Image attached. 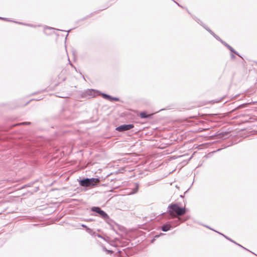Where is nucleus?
I'll return each mask as SVG.
<instances>
[{
	"label": "nucleus",
	"mask_w": 257,
	"mask_h": 257,
	"mask_svg": "<svg viewBox=\"0 0 257 257\" xmlns=\"http://www.w3.org/2000/svg\"><path fill=\"white\" fill-rule=\"evenodd\" d=\"M134 125L132 124H123L117 127L116 130L118 132H123L133 128Z\"/></svg>",
	"instance_id": "3"
},
{
	"label": "nucleus",
	"mask_w": 257,
	"mask_h": 257,
	"mask_svg": "<svg viewBox=\"0 0 257 257\" xmlns=\"http://www.w3.org/2000/svg\"><path fill=\"white\" fill-rule=\"evenodd\" d=\"M100 182L98 178H91L83 179L79 182L80 185L82 187H93L96 186Z\"/></svg>",
	"instance_id": "2"
},
{
	"label": "nucleus",
	"mask_w": 257,
	"mask_h": 257,
	"mask_svg": "<svg viewBox=\"0 0 257 257\" xmlns=\"http://www.w3.org/2000/svg\"><path fill=\"white\" fill-rule=\"evenodd\" d=\"M171 227V225L170 224H167L164 225L162 227V229L164 231H167L170 229Z\"/></svg>",
	"instance_id": "6"
},
{
	"label": "nucleus",
	"mask_w": 257,
	"mask_h": 257,
	"mask_svg": "<svg viewBox=\"0 0 257 257\" xmlns=\"http://www.w3.org/2000/svg\"><path fill=\"white\" fill-rule=\"evenodd\" d=\"M103 97L104 98H106L109 100H110V101H118L119 100V99L118 98H116V97H112L111 96H109V95H108L107 94H103Z\"/></svg>",
	"instance_id": "5"
},
{
	"label": "nucleus",
	"mask_w": 257,
	"mask_h": 257,
	"mask_svg": "<svg viewBox=\"0 0 257 257\" xmlns=\"http://www.w3.org/2000/svg\"><path fill=\"white\" fill-rule=\"evenodd\" d=\"M82 226L83 227H84V228H87L86 226V225H84V224H82Z\"/></svg>",
	"instance_id": "8"
},
{
	"label": "nucleus",
	"mask_w": 257,
	"mask_h": 257,
	"mask_svg": "<svg viewBox=\"0 0 257 257\" xmlns=\"http://www.w3.org/2000/svg\"><path fill=\"white\" fill-rule=\"evenodd\" d=\"M139 115L141 118H147L151 116L152 114H147L146 112H142L140 113Z\"/></svg>",
	"instance_id": "7"
},
{
	"label": "nucleus",
	"mask_w": 257,
	"mask_h": 257,
	"mask_svg": "<svg viewBox=\"0 0 257 257\" xmlns=\"http://www.w3.org/2000/svg\"><path fill=\"white\" fill-rule=\"evenodd\" d=\"M92 210L99 213L103 218H106L108 217L107 214L104 211L101 210L99 207H93L92 208Z\"/></svg>",
	"instance_id": "4"
},
{
	"label": "nucleus",
	"mask_w": 257,
	"mask_h": 257,
	"mask_svg": "<svg viewBox=\"0 0 257 257\" xmlns=\"http://www.w3.org/2000/svg\"><path fill=\"white\" fill-rule=\"evenodd\" d=\"M168 214L171 215L172 218H176L178 216H182L185 214L187 211L185 206H180L177 203H172L168 206Z\"/></svg>",
	"instance_id": "1"
}]
</instances>
